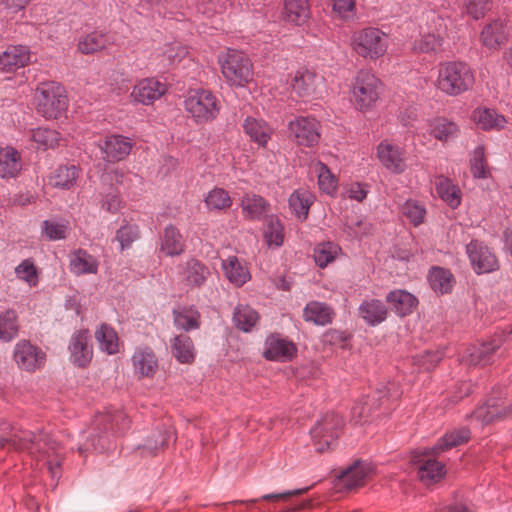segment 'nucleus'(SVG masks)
<instances>
[{
  "mask_svg": "<svg viewBox=\"0 0 512 512\" xmlns=\"http://www.w3.org/2000/svg\"><path fill=\"white\" fill-rule=\"evenodd\" d=\"M334 312L326 303L319 301H310L303 310V318L307 322L316 325L325 326L330 324L333 319Z\"/></svg>",
  "mask_w": 512,
  "mask_h": 512,
  "instance_id": "f704fd0d",
  "label": "nucleus"
},
{
  "mask_svg": "<svg viewBox=\"0 0 512 512\" xmlns=\"http://www.w3.org/2000/svg\"><path fill=\"white\" fill-rule=\"evenodd\" d=\"M79 177V169L75 165H60L48 177L52 187L60 189L72 188Z\"/></svg>",
  "mask_w": 512,
  "mask_h": 512,
  "instance_id": "e433bc0d",
  "label": "nucleus"
},
{
  "mask_svg": "<svg viewBox=\"0 0 512 512\" xmlns=\"http://www.w3.org/2000/svg\"><path fill=\"white\" fill-rule=\"evenodd\" d=\"M114 423L117 427L118 431H124L129 427L130 420L127 418V416L122 413L118 412L114 416L103 414L98 415L95 419L96 425H103L105 430L114 429Z\"/></svg>",
  "mask_w": 512,
  "mask_h": 512,
  "instance_id": "052dcab7",
  "label": "nucleus"
},
{
  "mask_svg": "<svg viewBox=\"0 0 512 512\" xmlns=\"http://www.w3.org/2000/svg\"><path fill=\"white\" fill-rule=\"evenodd\" d=\"M474 82L473 70L463 61H446L438 67L436 87L445 95H461L470 90Z\"/></svg>",
  "mask_w": 512,
  "mask_h": 512,
  "instance_id": "f03ea898",
  "label": "nucleus"
},
{
  "mask_svg": "<svg viewBox=\"0 0 512 512\" xmlns=\"http://www.w3.org/2000/svg\"><path fill=\"white\" fill-rule=\"evenodd\" d=\"M401 212L414 226L423 223L426 215L424 206L414 200H407L403 204Z\"/></svg>",
  "mask_w": 512,
  "mask_h": 512,
  "instance_id": "680f3d73",
  "label": "nucleus"
},
{
  "mask_svg": "<svg viewBox=\"0 0 512 512\" xmlns=\"http://www.w3.org/2000/svg\"><path fill=\"white\" fill-rule=\"evenodd\" d=\"M135 373L140 377H151L158 368L157 358L149 347L137 348L131 358Z\"/></svg>",
  "mask_w": 512,
  "mask_h": 512,
  "instance_id": "bb28decb",
  "label": "nucleus"
},
{
  "mask_svg": "<svg viewBox=\"0 0 512 512\" xmlns=\"http://www.w3.org/2000/svg\"><path fill=\"white\" fill-rule=\"evenodd\" d=\"M183 284L190 288H198L205 284L210 276L209 268L196 258H189L180 273Z\"/></svg>",
  "mask_w": 512,
  "mask_h": 512,
  "instance_id": "5701e85b",
  "label": "nucleus"
},
{
  "mask_svg": "<svg viewBox=\"0 0 512 512\" xmlns=\"http://www.w3.org/2000/svg\"><path fill=\"white\" fill-rule=\"evenodd\" d=\"M14 360L18 367L28 372H34L43 367L46 354L28 341H20L14 349Z\"/></svg>",
  "mask_w": 512,
  "mask_h": 512,
  "instance_id": "4468645a",
  "label": "nucleus"
},
{
  "mask_svg": "<svg viewBox=\"0 0 512 512\" xmlns=\"http://www.w3.org/2000/svg\"><path fill=\"white\" fill-rule=\"evenodd\" d=\"M372 471L373 469L370 464L357 461L340 474L337 486L339 488H345L346 490H352L362 486Z\"/></svg>",
  "mask_w": 512,
  "mask_h": 512,
  "instance_id": "412c9836",
  "label": "nucleus"
},
{
  "mask_svg": "<svg viewBox=\"0 0 512 512\" xmlns=\"http://www.w3.org/2000/svg\"><path fill=\"white\" fill-rule=\"evenodd\" d=\"M340 247L332 242L318 244L314 248V260L320 268H325L333 262L340 253Z\"/></svg>",
  "mask_w": 512,
  "mask_h": 512,
  "instance_id": "5fc2aeb1",
  "label": "nucleus"
},
{
  "mask_svg": "<svg viewBox=\"0 0 512 512\" xmlns=\"http://www.w3.org/2000/svg\"><path fill=\"white\" fill-rule=\"evenodd\" d=\"M7 446L15 450H28L35 457L45 459V465L53 480L61 475L62 455L59 444L48 434L18 431L10 438L0 437V449Z\"/></svg>",
  "mask_w": 512,
  "mask_h": 512,
  "instance_id": "f257e3e1",
  "label": "nucleus"
},
{
  "mask_svg": "<svg viewBox=\"0 0 512 512\" xmlns=\"http://www.w3.org/2000/svg\"><path fill=\"white\" fill-rule=\"evenodd\" d=\"M428 131L436 140L447 142L456 138L460 130L455 122L445 117H435L428 121Z\"/></svg>",
  "mask_w": 512,
  "mask_h": 512,
  "instance_id": "473e14b6",
  "label": "nucleus"
},
{
  "mask_svg": "<svg viewBox=\"0 0 512 512\" xmlns=\"http://www.w3.org/2000/svg\"><path fill=\"white\" fill-rule=\"evenodd\" d=\"M244 132L260 146H265L273 133L272 128L262 119L247 117L243 123Z\"/></svg>",
  "mask_w": 512,
  "mask_h": 512,
  "instance_id": "c9c22d12",
  "label": "nucleus"
},
{
  "mask_svg": "<svg viewBox=\"0 0 512 512\" xmlns=\"http://www.w3.org/2000/svg\"><path fill=\"white\" fill-rule=\"evenodd\" d=\"M218 64L226 83L243 88L253 81V63L246 53L236 49H227L218 55Z\"/></svg>",
  "mask_w": 512,
  "mask_h": 512,
  "instance_id": "20e7f679",
  "label": "nucleus"
},
{
  "mask_svg": "<svg viewBox=\"0 0 512 512\" xmlns=\"http://www.w3.org/2000/svg\"><path fill=\"white\" fill-rule=\"evenodd\" d=\"M316 172L318 174V184L320 189L327 193L333 194L337 189V179L331 173L329 168L322 162H318L316 165Z\"/></svg>",
  "mask_w": 512,
  "mask_h": 512,
  "instance_id": "bf43d9fd",
  "label": "nucleus"
},
{
  "mask_svg": "<svg viewBox=\"0 0 512 512\" xmlns=\"http://www.w3.org/2000/svg\"><path fill=\"white\" fill-rule=\"evenodd\" d=\"M89 331L82 329L73 333L70 343V359L78 367H86L92 360L93 349L89 343Z\"/></svg>",
  "mask_w": 512,
  "mask_h": 512,
  "instance_id": "f3484780",
  "label": "nucleus"
},
{
  "mask_svg": "<svg viewBox=\"0 0 512 512\" xmlns=\"http://www.w3.org/2000/svg\"><path fill=\"white\" fill-rule=\"evenodd\" d=\"M310 17L308 0H284L283 18L297 26L304 25Z\"/></svg>",
  "mask_w": 512,
  "mask_h": 512,
  "instance_id": "72a5a7b5",
  "label": "nucleus"
},
{
  "mask_svg": "<svg viewBox=\"0 0 512 512\" xmlns=\"http://www.w3.org/2000/svg\"><path fill=\"white\" fill-rule=\"evenodd\" d=\"M402 395V390L395 382L381 384L373 397V403L369 398H363L357 401L352 407V416L358 422H366L372 416L373 410H381L383 413L392 409V405Z\"/></svg>",
  "mask_w": 512,
  "mask_h": 512,
  "instance_id": "0eeeda50",
  "label": "nucleus"
},
{
  "mask_svg": "<svg viewBox=\"0 0 512 512\" xmlns=\"http://www.w3.org/2000/svg\"><path fill=\"white\" fill-rule=\"evenodd\" d=\"M241 208L245 218L259 220L269 210V203L260 195L246 194L241 199Z\"/></svg>",
  "mask_w": 512,
  "mask_h": 512,
  "instance_id": "58836bf2",
  "label": "nucleus"
},
{
  "mask_svg": "<svg viewBox=\"0 0 512 512\" xmlns=\"http://www.w3.org/2000/svg\"><path fill=\"white\" fill-rule=\"evenodd\" d=\"M264 238L270 248H277L283 244L284 231L278 218L273 216L267 218L264 228Z\"/></svg>",
  "mask_w": 512,
  "mask_h": 512,
  "instance_id": "603ef678",
  "label": "nucleus"
},
{
  "mask_svg": "<svg viewBox=\"0 0 512 512\" xmlns=\"http://www.w3.org/2000/svg\"><path fill=\"white\" fill-rule=\"evenodd\" d=\"M69 230L67 222H57L52 220H44L41 226V233L50 241L65 239Z\"/></svg>",
  "mask_w": 512,
  "mask_h": 512,
  "instance_id": "4d7b16f0",
  "label": "nucleus"
},
{
  "mask_svg": "<svg viewBox=\"0 0 512 512\" xmlns=\"http://www.w3.org/2000/svg\"><path fill=\"white\" fill-rule=\"evenodd\" d=\"M443 354L439 351H425L415 357L417 364L424 370H431L442 360Z\"/></svg>",
  "mask_w": 512,
  "mask_h": 512,
  "instance_id": "774afa93",
  "label": "nucleus"
},
{
  "mask_svg": "<svg viewBox=\"0 0 512 512\" xmlns=\"http://www.w3.org/2000/svg\"><path fill=\"white\" fill-rule=\"evenodd\" d=\"M314 196L307 190H296L289 197V205L295 216L303 221L307 218Z\"/></svg>",
  "mask_w": 512,
  "mask_h": 512,
  "instance_id": "a18cd8bd",
  "label": "nucleus"
},
{
  "mask_svg": "<svg viewBox=\"0 0 512 512\" xmlns=\"http://www.w3.org/2000/svg\"><path fill=\"white\" fill-rule=\"evenodd\" d=\"M172 352L180 363H191L195 358L194 345L187 335L175 336L171 341Z\"/></svg>",
  "mask_w": 512,
  "mask_h": 512,
  "instance_id": "de8ad7c7",
  "label": "nucleus"
},
{
  "mask_svg": "<svg viewBox=\"0 0 512 512\" xmlns=\"http://www.w3.org/2000/svg\"><path fill=\"white\" fill-rule=\"evenodd\" d=\"M289 137L298 145L314 147L321 139V124L312 116H297L288 123Z\"/></svg>",
  "mask_w": 512,
  "mask_h": 512,
  "instance_id": "1a4fd4ad",
  "label": "nucleus"
},
{
  "mask_svg": "<svg viewBox=\"0 0 512 512\" xmlns=\"http://www.w3.org/2000/svg\"><path fill=\"white\" fill-rule=\"evenodd\" d=\"M228 280L236 286L244 285L250 279V273L235 256H230L222 263Z\"/></svg>",
  "mask_w": 512,
  "mask_h": 512,
  "instance_id": "37998d69",
  "label": "nucleus"
},
{
  "mask_svg": "<svg viewBox=\"0 0 512 512\" xmlns=\"http://www.w3.org/2000/svg\"><path fill=\"white\" fill-rule=\"evenodd\" d=\"M258 320L257 311L248 305H238L234 310L233 323L243 332H250Z\"/></svg>",
  "mask_w": 512,
  "mask_h": 512,
  "instance_id": "09e8293b",
  "label": "nucleus"
},
{
  "mask_svg": "<svg viewBox=\"0 0 512 512\" xmlns=\"http://www.w3.org/2000/svg\"><path fill=\"white\" fill-rule=\"evenodd\" d=\"M140 237L138 225L125 223L116 231L115 239L119 242L121 250L131 247Z\"/></svg>",
  "mask_w": 512,
  "mask_h": 512,
  "instance_id": "13d9d810",
  "label": "nucleus"
},
{
  "mask_svg": "<svg viewBox=\"0 0 512 512\" xmlns=\"http://www.w3.org/2000/svg\"><path fill=\"white\" fill-rule=\"evenodd\" d=\"M166 85L150 77L140 80L131 92V98L140 104L150 105L166 93Z\"/></svg>",
  "mask_w": 512,
  "mask_h": 512,
  "instance_id": "a211bd4d",
  "label": "nucleus"
},
{
  "mask_svg": "<svg viewBox=\"0 0 512 512\" xmlns=\"http://www.w3.org/2000/svg\"><path fill=\"white\" fill-rule=\"evenodd\" d=\"M343 427V419L336 413L325 414L311 429L317 451L324 452L336 442Z\"/></svg>",
  "mask_w": 512,
  "mask_h": 512,
  "instance_id": "9d476101",
  "label": "nucleus"
},
{
  "mask_svg": "<svg viewBox=\"0 0 512 512\" xmlns=\"http://www.w3.org/2000/svg\"><path fill=\"white\" fill-rule=\"evenodd\" d=\"M490 5L491 0H463L466 13L475 20L483 18Z\"/></svg>",
  "mask_w": 512,
  "mask_h": 512,
  "instance_id": "0e129e2a",
  "label": "nucleus"
},
{
  "mask_svg": "<svg viewBox=\"0 0 512 512\" xmlns=\"http://www.w3.org/2000/svg\"><path fill=\"white\" fill-rule=\"evenodd\" d=\"M350 41L352 50L358 56L373 61L382 58L389 48L388 35L376 27L356 30Z\"/></svg>",
  "mask_w": 512,
  "mask_h": 512,
  "instance_id": "423d86ee",
  "label": "nucleus"
},
{
  "mask_svg": "<svg viewBox=\"0 0 512 512\" xmlns=\"http://www.w3.org/2000/svg\"><path fill=\"white\" fill-rule=\"evenodd\" d=\"M133 141L122 135L107 136L100 149L105 153V159L109 162H118L125 159L131 152Z\"/></svg>",
  "mask_w": 512,
  "mask_h": 512,
  "instance_id": "aec40b11",
  "label": "nucleus"
},
{
  "mask_svg": "<svg viewBox=\"0 0 512 512\" xmlns=\"http://www.w3.org/2000/svg\"><path fill=\"white\" fill-rule=\"evenodd\" d=\"M204 202L207 209L211 211L227 210L233 203L229 193L225 189L219 187H214L210 190L205 196Z\"/></svg>",
  "mask_w": 512,
  "mask_h": 512,
  "instance_id": "8fccbe9b",
  "label": "nucleus"
},
{
  "mask_svg": "<svg viewBox=\"0 0 512 512\" xmlns=\"http://www.w3.org/2000/svg\"><path fill=\"white\" fill-rule=\"evenodd\" d=\"M431 288L441 294L449 293L455 283L453 274L444 268L433 267L428 275Z\"/></svg>",
  "mask_w": 512,
  "mask_h": 512,
  "instance_id": "c03bdc74",
  "label": "nucleus"
},
{
  "mask_svg": "<svg viewBox=\"0 0 512 512\" xmlns=\"http://www.w3.org/2000/svg\"><path fill=\"white\" fill-rule=\"evenodd\" d=\"M512 414V400H504L501 397H490L486 402L475 409L470 415L472 421L479 425H487L494 421H500Z\"/></svg>",
  "mask_w": 512,
  "mask_h": 512,
  "instance_id": "9b49d317",
  "label": "nucleus"
},
{
  "mask_svg": "<svg viewBox=\"0 0 512 512\" xmlns=\"http://www.w3.org/2000/svg\"><path fill=\"white\" fill-rule=\"evenodd\" d=\"M297 346L291 340L271 334L265 340L263 357L270 361L287 362L297 355Z\"/></svg>",
  "mask_w": 512,
  "mask_h": 512,
  "instance_id": "ddd939ff",
  "label": "nucleus"
},
{
  "mask_svg": "<svg viewBox=\"0 0 512 512\" xmlns=\"http://www.w3.org/2000/svg\"><path fill=\"white\" fill-rule=\"evenodd\" d=\"M321 77L315 72L301 69L296 71L291 79L290 85L292 90L300 97L310 96L315 93Z\"/></svg>",
  "mask_w": 512,
  "mask_h": 512,
  "instance_id": "c756f323",
  "label": "nucleus"
},
{
  "mask_svg": "<svg viewBox=\"0 0 512 512\" xmlns=\"http://www.w3.org/2000/svg\"><path fill=\"white\" fill-rule=\"evenodd\" d=\"M430 454L434 455L432 449L424 451L419 459H416L418 456L413 457L414 462L419 464V479L425 485L437 483L446 474L445 465L436 459L428 458Z\"/></svg>",
  "mask_w": 512,
  "mask_h": 512,
  "instance_id": "6ab92c4d",
  "label": "nucleus"
},
{
  "mask_svg": "<svg viewBox=\"0 0 512 512\" xmlns=\"http://www.w3.org/2000/svg\"><path fill=\"white\" fill-rule=\"evenodd\" d=\"M113 44V37L108 33L93 31L78 42V50L83 54H92Z\"/></svg>",
  "mask_w": 512,
  "mask_h": 512,
  "instance_id": "4c0bfd02",
  "label": "nucleus"
},
{
  "mask_svg": "<svg viewBox=\"0 0 512 512\" xmlns=\"http://www.w3.org/2000/svg\"><path fill=\"white\" fill-rule=\"evenodd\" d=\"M434 188L437 196L450 208L456 209L462 201V191L450 178L438 175L434 179Z\"/></svg>",
  "mask_w": 512,
  "mask_h": 512,
  "instance_id": "a878e982",
  "label": "nucleus"
},
{
  "mask_svg": "<svg viewBox=\"0 0 512 512\" xmlns=\"http://www.w3.org/2000/svg\"><path fill=\"white\" fill-rule=\"evenodd\" d=\"M229 4V0H203L199 5V10L203 15L211 18L217 14L226 12Z\"/></svg>",
  "mask_w": 512,
  "mask_h": 512,
  "instance_id": "69168bd1",
  "label": "nucleus"
},
{
  "mask_svg": "<svg viewBox=\"0 0 512 512\" xmlns=\"http://www.w3.org/2000/svg\"><path fill=\"white\" fill-rule=\"evenodd\" d=\"M381 89V80L370 70L362 69L349 84L350 102L357 111H370L380 99Z\"/></svg>",
  "mask_w": 512,
  "mask_h": 512,
  "instance_id": "7ed1b4c3",
  "label": "nucleus"
},
{
  "mask_svg": "<svg viewBox=\"0 0 512 512\" xmlns=\"http://www.w3.org/2000/svg\"><path fill=\"white\" fill-rule=\"evenodd\" d=\"M174 325L177 329L190 331L200 326V313L192 307H182L173 311Z\"/></svg>",
  "mask_w": 512,
  "mask_h": 512,
  "instance_id": "49530a36",
  "label": "nucleus"
},
{
  "mask_svg": "<svg viewBox=\"0 0 512 512\" xmlns=\"http://www.w3.org/2000/svg\"><path fill=\"white\" fill-rule=\"evenodd\" d=\"M470 170L474 178L484 179L489 176V169L483 146H477L470 158Z\"/></svg>",
  "mask_w": 512,
  "mask_h": 512,
  "instance_id": "6e6d98bb",
  "label": "nucleus"
},
{
  "mask_svg": "<svg viewBox=\"0 0 512 512\" xmlns=\"http://www.w3.org/2000/svg\"><path fill=\"white\" fill-rule=\"evenodd\" d=\"M69 270L76 276L96 274L99 269V262L96 257L82 248L71 251L68 255Z\"/></svg>",
  "mask_w": 512,
  "mask_h": 512,
  "instance_id": "4be33fe9",
  "label": "nucleus"
},
{
  "mask_svg": "<svg viewBox=\"0 0 512 512\" xmlns=\"http://www.w3.org/2000/svg\"><path fill=\"white\" fill-rule=\"evenodd\" d=\"M470 430L468 428H458L446 433L440 438L437 444L432 448V453L438 455L453 447L466 443L470 439Z\"/></svg>",
  "mask_w": 512,
  "mask_h": 512,
  "instance_id": "ea45409f",
  "label": "nucleus"
},
{
  "mask_svg": "<svg viewBox=\"0 0 512 512\" xmlns=\"http://www.w3.org/2000/svg\"><path fill=\"white\" fill-rule=\"evenodd\" d=\"M386 301L398 316H406L413 312L418 304L417 298L406 290H394L387 294Z\"/></svg>",
  "mask_w": 512,
  "mask_h": 512,
  "instance_id": "7c9ffc66",
  "label": "nucleus"
},
{
  "mask_svg": "<svg viewBox=\"0 0 512 512\" xmlns=\"http://www.w3.org/2000/svg\"><path fill=\"white\" fill-rule=\"evenodd\" d=\"M183 106L197 125L214 121L221 111V102L217 96L203 88L188 90L184 96Z\"/></svg>",
  "mask_w": 512,
  "mask_h": 512,
  "instance_id": "39448f33",
  "label": "nucleus"
},
{
  "mask_svg": "<svg viewBox=\"0 0 512 512\" xmlns=\"http://www.w3.org/2000/svg\"><path fill=\"white\" fill-rule=\"evenodd\" d=\"M466 253L477 274L491 273L499 269L496 255L483 243L472 240L466 246Z\"/></svg>",
  "mask_w": 512,
  "mask_h": 512,
  "instance_id": "f8f14e48",
  "label": "nucleus"
},
{
  "mask_svg": "<svg viewBox=\"0 0 512 512\" xmlns=\"http://www.w3.org/2000/svg\"><path fill=\"white\" fill-rule=\"evenodd\" d=\"M31 53L27 46L10 45L0 55V69L4 72H12L24 67L30 62Z\"/></svg>",
  "mask_w": 512,
  "mask_h": 512,
  "instance_id": "b1692460",
  "label": "nucleus"
},
{
  "mask_svg": "<svg viewBox=\"0 0 512 512\" xmlns=\"http://www.w3.org/2000/svg\"><path fill=\"white\" fill-rule=\"evenodd\" d=\"M18 334L17 315L14 310L0 313V341L9 342Z\"/></svg>",
  "mask_w": 512,
  "mask_h": 512,
  "instance_id": "864d4df0",
  "label": "nucleus"
},
{
  "mask_svg": "<svg viewBox=\"0 0 512 512\" xmlns=\"http://www.w3.org/2000/svg\"><path fill=\"white\" fill-rule=\"evenodd\" d=\"M15 274L18 279L28 283L30 287H34L38 283L37 270L31 259H25L17 265L15 267Z\"/></svg>",
  "mask_w": 512,
  "mask_h": 512,
  "instance_id": "e2e57ef3",
  "label": "nucleus"
},
{
  "mask_svg": "<svg viewBox=\"0 0 512 512\" xmlns=\"http://www.w3.org/2000/svg\"><path fill=\"white\" fill-rule=\"evenodd\" d=\"M509 34L508 23L497 18L484 25L480 33V41L488 50L498 51L508 41Z\"/></svg>",
  "mask_w": 512,
  "mask_h": 512,
  "instance_id": "2eb2a0df",
  "label": "nucleus"
},
{
  "mask_svg": "<svg viewBox=\"0 0 512 512\" xmlns=\"http://www.w3.org/2000/svg\"><path fill=\"white\" fill-rule=\"evenodd\" d=\"M472 120L482 130H501L507 124V119L504 115L499 114L496 110L479 107L476 108L471 115Z\"/></svg>",
  "mask_w": 512,
  "mask_h": 512,
  "instance_id": "cd10ccee",
  "label": "nucleus"
},
{
  "mask_svg": "<svg viewBox=\"0 0 512 512\" xmlns=\"http://www.w3.org/2000/svg\"><path fill=\"white\" fill-rule=\"evenodd\" d=\"M443 38L435 33H424L412 43V50L418 54L436 55L442 51Z\"/></svg>",
  "mask_w": 512,
  "mask_h": 512,
  "instance_id": "79ce46f5",
  "label": "nucleus"
},
{
  "mask_svg": "<svg viewBox=\"0 0 512 512\" xmlns=\"http://www.w3.org/2000/svg\"><path fill=\"white\" fill-rule=\"evenodd\" d=\"M95 338L101 351L109 355H114L119 352V337L111 326L102 324L95 331Z\"/></svg>",
  "mask_w": 512,
  "mask_h": 512,
  "instance_id": "a19ab883",
  "label": "nucleus"
},
{
  "mask_svg": "<svg viewBox=\"0 0 512 512\" xmlns=\"http://www.w3.org/2000/svg\"><path fill=\"white\" fill-rule=\"evenodd\" d=\"M22 170L20 153L11 146L0 149V177L3 179L16 178Z\"/></svg>",
  "mask_w": 512,
  "mask_h": 512,
  "instance_id": "c85d7f7f",
  "label": "nucleus"
},
{
  "mask_svg": "<svg viewBox=\"0 0 512 512\" xmlns=\"http://www.w3.org/2000/svg\"><path fill=\"white\" fill-rule=\"evenodd\" d=\"M377 157L381 164L394 174H401L406 169L405 151L387 140L379 143Z\"/></svg>",
  "mask_w": 512,
  "mask_h": 512,
  "instance_id": "dca6fc26",
  "label": "nucleus"
},
{
  "mask_svg": "<svg viewBox=\"0 0 512 512\" xmlns=\"http://www.w3.org/2000/svg\"><path fill=\"white\" fill-rule=\"evenodd\" d=\"M359 316L371 326H376L387 318L388 310L385 304L378 299L363 301L359 306Z\"/></svg>",
  "mask_w": 512,
  "mask_h": 512,
  "instance_id": "2f4dec72",
  "label": "nucleus"
},
{
  "mask_svg": "<svg viewBox=\"0 0 512 512\" xmlns=\"http://www.w3.org/2000/svg\"><path fill=\"white\" fill-rule=\"evenodd\" d=\"M332 9L344 20L353 19L356 15V0H332Z\"/></svg>",
  "mask_w": 512,
  "mask_h": 512,
  "instance_id": "338daca9",
  "label": "nucleus"
},
{
  "mask_svg": "<svg viewBox=\"0 0 512 512\" xmlns=\"http://www.w3.org/2000/svg\"><path fill=\"white\" fill-rule=\"evenodd\" d=\"M31 140L37 144L38 148L47 150L59 145L60 136L54 129L39 127L31 131Z\"/></svg>",
  "mask_w": 512,
  "mask_h": 512,
  "instance_id": "3c124183",
  "label": "nucleus"
},
{
  "mask_svg": "<svg viewBox=\"0 0 512 512\" xmlns=\"http://www.w3.org/2000/svg\"><path fill=\"white\" fill-rule=\"evenodd\" d=\"M35 103L38 113L46 119L59 118L68 107L64 88L54 81L38 85L35 92Z\"/></svg>",
  "mask_w": 512,
  "mask_h": 512,
  "instance_id": "6e6552de",
  "label": "nucleus"
},
{
  "mask_svg": "<svg viewBox=\"0 0 512 512\" xmlns=\"http://www.w3.org/2000/svg\"><path fill=\"white\" fill-rule=\"evenodd\" d=\"M185 248V239L180 230L172 224L167 225L160 236V252L165 256L174 257L181 255Z\"/></svg>",
  "mask_w": 512,
  "mask_h": 512,
  "instance_id": "393cba45",
  "label": "nucleus"
}]
</instances>
